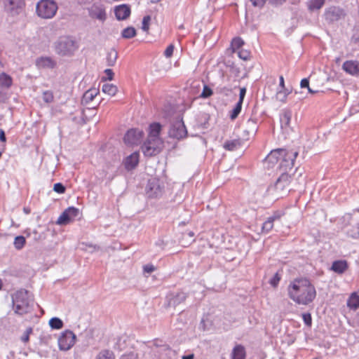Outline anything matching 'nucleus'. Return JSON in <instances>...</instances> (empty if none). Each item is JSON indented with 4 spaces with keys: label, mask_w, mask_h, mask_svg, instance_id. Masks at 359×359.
<instances>
[{
    "label": "nucleus",
    "mask_w": 359,
    "mask_h": 359,
    "mask_svg": "<svg viewBox=\"0 0 359 359\" xmlns=\"http://www.w3.org/2000/svg\"><path fill=\"white\" fill-rule=\"evenodd\" d=\"M12 303L15 313L23 315L30 312L33 300L26 290H20L12 294Z\"/></svg>",
    "instance_id": "2"
},
{
    "label": "nucleus",
    "mask_w": 359,
    "mask_h": 359,
    "mask_svg": "<svg viewBox=\"0 0 359 359\" xmlns=\"http://www.w3.org/2000/svg\"><path fill=\"white\" fill-rule=\"evenodd\" d=\"M139 153L133 152L128 156H127L124 161V165L127 170H131L134 169L139 163Z\"/></svg>",
    "instance_id": "22"
},
{
    "label": "nucleus",
    "mask_w": 359,
    "mask_h": 359,
    "mask_svg": "<svg viewBox=\"0 0 359 359\" xmlns=\"http://www.w3.org/2000/svg\"><path fill=\"white\" fill-rule=\"evenodd\" d=\"M290 93V92L285 88V89H280L277 91L276 93V97L278 100H280L282 102H285L287 96Z\"/></svg>",
    "instance_id": "39"
},
{
    "label": "nucleus",
    "mask_w": 359,
    "mask_h": 359,
    "mask_svg": "<svg viewBox=\"0 0 359 359\" xmlns=\"http://www.w3.org/2000/svg\"><path fill=\"white\" fill-rule=\"evenodd\" d=\"M280 279L281 275L278 272H276L275 275L273 276V278L270 279L269 283L272 287H277Z\"/></svg>",
    "instance_id": "41"
},
{
    "label": "nucleus",
    "mask_w": 359,
    "mask_h": 359,
    "mask_svg": "<svg viewBox=\"0 0 359 359\" xmlns=\"http://www.w3.org/2000/svg\"><path fill=\"white\" fill-rule=\"evenodd\" d=\"M104 74H105L106 76L105 77H102V81H107V80L111 81V80H113L114 74L113 71L111 69H105L104 70Z\"/></svg>",
    "instance_id": "47"
},
{
    "label": "nucleus",
    "mask_w": 359,
    "mask_h": 359,
    "mask_svg": "<svg viewBox=\"0 0 359 359\" xmlns=\"http://www.w3.org/2000/svg\"><path fill=\"white\" fill-rule=\"evenodd\" d=\"M287 294L295 303L306 306L315 299L316 290L309 280L295 278L287 287Z\"/></svg>",
    "instance_id": "1"
},
{
    "label": "nucleus",
    "mask_w": 359,
    "mask_h": 359,
    "mask_svg": "<svg viewBox=\"0 0 359 359\" xmlns=\"http://www.w3.org/2000/svg\"><path fill=\"white\" fill-rule=\"evenodd\" d=\"M283 215V213L280 211H276L273 213L272 215L267 217L266 221L262 224V231L263 233H269L274 225V222L277 221H280V218Z\"/></svg>",
    "instance_id": "17"
},
{
    "label": "nucleus",
    "mask_w": 359,
    "mask_h": 359,
    "mask_svg": "<svg viewBox=\"0 0 359 359\" xmlns=\"http://www.w3.org/2000/svg\"><path fill=\"white\" fill-rule=\"evenodd\" d=\"M58 9L54 0H40L36 6V13L42 19L53 18Z\"/></svg>",
    "instance_id": "5"
},
{
    "label": "nucleus",
    "mask_w": 359,
    "mask_h": 359,
    "mask_svg": "<svg viewBox=\"0 0 359 359\" xmlns=\"http://www.w3.org/2000/svg\"><path fill=\"white\" fill-rule=\"evenodd\" d=\"M168 135L170 137L177 140H182L187 136V130L182 118L179 117L170 123Z\"/></svg>",
    "instance_id": "6"
},
{
    "label": "nucleus",
    "mask_w": 359,
    "mask_h": 359,
    "mask_svg": "<svg viewBox=\"0 0 359 359\" xmlns=\"http://www.w3.org/2000/svg\"><path fill=\"white\" fill-rule=\"evenodd\" d=\"M325 2V0H309L307 2V6L311 11L319 10L323 6Z\"/></svg>",
    "instance_id": "31"
},
{
    "label": "nucleus",
    "mask_w": 359,
    "mask_h": 359,
    "mask_svg": "<svg viewBox=\"0 0 359 359\" xmlns=\"http://www.w3.org/2000/svg\"><path fill=\"white\" fill-rule=\"evenodd\" d=\"M114 13L118 20H123L130 15V8L126 4L119 5L115 7Z\"/></svg>",
    "instance_id": "20"
},
{
    "label": "nucleus",
    "mask_w": 359,
    "mask_h": 359,
    "mask_svg": "<svg viewBox=\"0 0 359 359\" xmlns=\"http://www.w3.org/2000/svg\"><path fill=\"white\" fill-rule=\"evenodd\" d=\"M189 236L190 238H193L194 236V233L193 231H189L187 233H184L183 234V236L185 237V236Z\"/></svg>",
    "instance_id": "59"
},
{
    "label": "nucleus",
    "mask_w": 359,
    "mask_h": 359,
    "mask_svg": "<svg viewBox=\"0 0 359 359\" xmlns=\"http://www.w3.org/2000/svg\"><path fill=\"white\" fill-rule=\"evenodd\" d=\"M156 268L153 264H146L143 266L144 273H151L155 271Z\"/></svg>",
    "instance_id": "50"
},
{
    "label": "nucleus",
    "mask_w": 359,
    "mask_h": 359,
    "mask_svg": "<svg viewBox=\"0 0 359 359\" xmlns=\"http://www.w3.org/2000/svg\"><path fill=\"white\" fill-rule=\"evenodd\" d=\"M160 1H161V0H151V1L152 3H157V2Z\"/></svg>",
    "instance_id": "63"
},
{
    "label": "nucleus",
    "mask_w": 359,
    "mask_h": 359,
    "mask_svg": "<svg viewBox=\"0 0 359 359\" xmlns=\"http://www.w3.org/2000/svg\"><path fill=\"white\" fill-rule=\"evenodd\" d=\"M297 156V151L286 150V154L281 155L282 157L278 167L283 170L284 172H286L288 170H291L294 166V162Z\"/></svg>",
    "instance_id": "10"
},
{
    "label": "nucleus",
    "mask_w": 359,
    "mask_h": 359,
    "mask_svg": "<svg viewBox=\"0 0 359 359\" xmlns=\"http://www.w3.org/2000/svg\"><path fill=\"white\" fill-rule=\"evenodd\" d=\"M286 154V149H277L271 151V153L266 157V162L271 165H274L277 163L280 164L281 155Z\"/></svg>",
    "instance_id": "19"
},
{
    "label": "nucleus",
    "mask_w": 359,
    "mask_h": 359,
    "mask_svg": "<svg viewBox=\"0 0 359 359\" xmlns=\"http://www.w3.org/2000/svg\"><path fill=\"white\" fill-rule=\"evenodd\" d=\"M238 52V56L243 60H248L250 58V53L246 50L241 49Z\"/></svg>",
    "instance_id": "44"
},
{
    "label": "nucleus",
    "mask_w": 359,
    "mask_h": 359,
    "mask_svg": "<svg viewBox=\"0 0 359 359\" xmlns=\"http://www.w3.org/2000/svg\"><path fill=\"white\" fill-rule=\"evenodd\" d=\"M24 6V0H6L5 8L11 15H16L22 10Z\"/></svg>",
    "instance_id": "16"
},
{
    "label": "nucleus",
    "mask_w": 359,
    "mask_h": 359,
    "mask_svg": "<svg viewBox=\"0 0 359 359\" xmlns=\"http://www.w3.org/2000/svg\"><path fill=\"white\" fill-rule=\"evenodd\" d=\"M174 48V45H169L164 51V55L168 58L171 57L173 54Z\"/></svg>",
    "instance_id": "49"
},
{
    "label": "nucleus",
    "mask_w": 359,
    "mask_h": 359,
    "mask_svg": "<svg viewBox=\"0 0 359 359\" xmlns=\"http://www.w3.org/2000/svg\"><path fill=\"white\" fill-rule=\"evenodd\" d=\"M137 358L136 353L130 352L128 354L122 355L119 359H137Z\"/></svg>",
    "instance_id": "51"
},
{
    "label": "nucleus",
    "mask_w": 359,
    "mask_h": 359,
    "mask_svg": "<svg viewBox=\"0 0 359 359\" xmlns=\"http://www.w3.org/2000/svg\"><path fill=\"white\" fill-rule=\"evenodd\" d=\"M241 146V141L238 139L227 140L224 143V148L228 151H235Z\"/></svg>",
    "instance_id": "28"
},
{
    "label": "nucleus",
    "mask_w": 359,
    "mask_h": 359,
    "mask_svg": "<svg viewBox=\"0 0 359 359\" xmlns=\"http://www.w3.org/2000/svg\"><path fill=\"white\" fill-rule=\"evenodd\" d=\"M144 133L139 129H130L124 136V142L128 145H137L141 142Z\"/></svg>",
    "instance_id": "13"
},
{
    "label": "nucleus",
    "mask_w": 359,
    "mask_h": 359,
    "mask_svg": "<svg viewBox=\"0 0 359 359\" xmlns=\"http://www.w3.org/2000/svg\"><path fill=\"white\" fill-rule=\"evenodd\" d=\"M212 90L208 86L204 85L203 91L200 95V97L203 98H208L212 95Z\"/></svg>",
    "instance_id": "43"
},
{
    "label": "nucleus",
    "mask_w": 359,
    "mask_h": 359,
    "mask_svg": "<svg viewBox=\"0 0 359 359\" xmlns=\"http://www.w3.org/2000/svg\"><path fill=\"white\" fill-rule=\"evenodd\" d=\"M266 0H250L252 5L256 7H262Z\"/></svg>",
    "instance_id": "53"
},
{
    "label": "nucleus",
    "mask_w": 359,
    "mask_h": 359,
    "mask_svg": "<svg viewBox=\"0 0 359 359\" xmlns=\"http://www.w3.org/2000/svg\"><path fill=\"white\" fill-rule=\"evenodd\" d=\"M242 104H243V103H241V102L240 103L239 102H238L236 104V105L234 106V107L233 108V109L231 111H230L229 116L231 120H234L238 117V116L239 115V114L241 111Z\"/></svg>",
    "instance_id": "36"
},
{
    "label": "nucleus",
    "mask_w": 359,
    "mask_h": 359,
    "mask_svg": "<svg viewBox=\"0 0 359 359\" xmlns=\"http://www.w3.org/2000/svg\"><path fill=\"white\" fill-rule=\"evenodd\" d=\"M246 88L245 87L243 88H240V93H239V100L238 102H239L240 103H243V100H244V97L245 96V94H246Z\"/></svg>",
    "instance_id": "52"
},
{
    "label": "nucleus",
    "mask_w": 359,
    "mask_h": 359,
    "mask_svg": "<svg viewBox=\"0 0 359 359\" xmlns=\"http://www.w3.org/2000/svg\"><path fill=\"white\" fill-rule=\"evenodd\" d=\"M76 335L71 330H67L62 332L58 339V346L62 351L69 350L74 344Z\"/></svg>",
    "instance_id": "9"
},
{
    "label": "nucleus",
    "mask_w": 359,
    "mask_h": 359,
    "mask_svg": "<svg viewBox=\"0 0 359 359\" xmlns=\"http://www.w3.org/2000/svg\"><path fill=\"white\" fill-rule=\"evenodd\" d=\"M163 186L161 184L160 180L152 178L148 181L146 187V192L150 198H157L163 194Z\"/></svg>",
    "instance_id": "11"
},
{
    "label": "nucleus",
    "mask_w": 359,
    "mask_h": 359,
    "mask_svg": "<svg viewBox=\"0 0 359 359\" xmlns=\"http://www.w3.org/2000/svg\"><path fill=\"white\" fill-rule=\"evenodd\" d=\"M342 69L350 75L359 76V61L358 60H347L344 62Z\"/></svg>",
    "instance_id": "18"
},
{
    "label": "nucleus",
    "mask_w": 359,
    "mask_h": 359,
    "mask_svg": "<svg viewBox=\"0 0 359 359\" xmlns=\"http://www.w3.org/2000/svg\"><path fill=\"white\" fill-rule=\"evenodd\" d=\"M99 91L96 88H91L87 90L83 95L81 102L83 104H88L90 102L93 101L97 96Z\"/></svg>",
    "instance_id": "26"
},
{
    "label": "nucleus",
    "mask_w": 359,
    "mask_h": 359,
    "mask_svg": "<svg viewBox=\"0 0 359 359\" xmlns=\"http://www.w3.org/2000/svg\"><path fill=\"white\" fill-rule=\"evenodd\" d=\"M292 116L291 110L287 109L282 110L280 114V122L282 128H287L290 126Z\"/></svg>",
    "instance_id": "23"
},
{
    "label": "nucleus",
    "mask_w": 359,
    "mask_h": 359,
    "mask_svg": "<svg viewBox=\"0 0 359 359\" xmlns=\"http://www.w3.org/2000/svg\"><path fill=\"white\" fill-rule=\"evenodd\" d=\"M187 297V294L182 291L169 292L165 297L164 307L166 309L175 308L177 305L184 302Z\"/></svg>",
    "instance_id": "7"
},
{
    "label": "nucleus",
    "mask_w": 359,
    "mask_h": 359,
    "mask_svg": "<svg viewBox=\"0 0 359 359\" xmlns=\"http://www.w3.org/2000/svg\"><path fill=\"white\" fill-rule=\"evenodd\" d=\"M302 318L304 322V323L308 325L311 326L312 323V318L311 315L309 313H304L302 314Z\"/></svg>",
    "instance_id": "48"
},
{
    "label": "nucleus",
    "mask_w": 359,
    "mask_h": 359,
    "mask_svg": "<svg viewBox=\"0 0 359 359\" xmlns=\"http://www.w3.org/2000/svg\"><path fill=\"white\" fill-rule=\"evenodd\" d=\"M118 53L114 49H111L107 55V64L109 67H113L116 62Z\"/></svg>",
    "instance_id": "34"
},
{
    "label": "nucleus",
    "mask_w": 359,
    "mask_h": 359,
    "mask_svg": "<svg viewBox=\"0 0 359 359\" xmlns=\"http://www.w3.org/2000/svg\"><path fill=\"white\" fill-rule=\"evenodd\" d=\"M95 359H115V355L111 350L102 349L97 354Z\"/></svg>",
    "instance_id": "33"
},
{
    "label": "nucleus",
    "mask_w": 359,
    "mask_h": 359,
    "mask_svg": "<svg viewBox=\"0 0 359 359\" xmlns=\"http://www.w3.org/2000/svg\"><path fill=\"white\" fill-rule=\"evenodd\" d=\"M194 354H188V355H183L182 359H194Z\"/></svg>",
    "instance_id": "58"
},
{
    "label": "nucleus",
    "mask_w": 359,
    "mask_h": 359,
    "mask_svg": "<svg viewBox=\"0 0 359 359\" xmlns=\"http://www.w3.org/2000/svg\"><path fill=\"white\" fill-rule=\"evenodd\" d=\"M13 83L12 78L6 73L0 74V86L1 88H9Z\"/></svg>",
    "instance_id": "29"
},
{
    "label": "nucleus",
    "mask_w": 359,
    "mask_h": 359,
    "mask_svg": "<svg viewBox=\"0 0 359 359\" xmlns=\"http://www.w3.org/2000/svg\"><path fill=\"white\" fill-rule=\"evenodd\" d=\"M270 1H272L274 4H280L283 2L285 1L286 0H270Z\"/></svg>",
    "instance_id": "60"
},
{
    "label": "nucleus",
    "mask_w": 359,
    "mask_h": 359,
    "mask_svg": "<svg viewBox=\"0 0 359 359\" xmlns=\"http://www.w3.org/2000/svg\"><path fill=\"white\" fill-rule=\"evenodd\" d=\"M290 178L291 177L287 173L283 172L278 178L275 184L269 188V192L273 194L277 198L286 196L290 191Z\"/></svg>",
    "instance_id": "3"
},
{
    "label": "nucleus",
    "mask_w": 359,
    "mask_h": 359,
    "mask_svg": "<svg viewBox=\"0 0 359 359\" xmlns=\"http://www.w3.org/2000/svg\"><path fill=\"white\" fill-rule=\"evenodd\" d=\"M151 20V18L149 15H146L142 19V29L144 32H147L149 29V22Z\"/></svg>",
    "instance_id": "45"
},
{
    "label": "nucleus",
    "mask_w": 359,
    "mask_h": 359,
    "mask_svg": "<svg viewBox=\"0 0 359 359\" xmlns=\"http://www.w3.org/2000/svg\"><path fill=\"white\" fill-rule=\"evenodd\" d=\"M244 44L243 40L240 37L234 38L231 41V48L233 52L238 51L242 49Z\"/></svg>",
    "instance_id": "37"
},
{
    "label": "nucleus",
    "mask_w": 359,
    "mask_h": 359,
    "mask_svg": "<svg viewBox=\"0 0 359 359\" xmlns=\"http://www.w3.org/2000/svg\"><path fill=\"white\" fill-rule=\"evenodd\" d=\"M53 190L58 194H64L66 188L62 183L58 182L54 184Z\"/></svg>",
    "instance_id": "46"
},
{
    "label": "nucleus",
    "mask_w": 359,
    "mask_h": 359,
    "mask_svg": "<svg viewBox=\"0 0 359 359\" xmlns=\"http://www.w3.org/2000/svg\"><path fill=\"white\" fill-rule=\"evenodd\" d=\"M162 144V140L147 138L142 147V150L147 156H155L161 151Z\"/></svg>",
    "instance_id": "8"
},
{
    "label": "nucleus",
    "mask_w": 359,
    "mask_h": 359,
    "mask_svg": "<svg viewBox=\"0 0 359 359\" xmlns=\"http://www.w3.org/2000/svg\"><path fill=\"white\" fill-rule=\"evenodd\" d=\"M26 243L25 238L22 236H18L14 240V246L17 250L22 249Z\"/></svg>",
    "instance_id": "40"
},
{
    "label": "nucleus",
    "mask_w": 359,
    "mask_h": 359,
    "mask_svg": "<svg viewBox=\"0 0 359 359\" xmlns=\"http://www.w3.org/2000/svg\"><path fill=\"white\" fill-rule=\"evenodd\" d=\"M57 54L62 56H68L74 53L77 49L76 41L69 36H61L54 43Z\"/></svg>",
    "instance_id": "4"
},
{
    "label": "nucleus",
    "mask_w": 359,
    "mask_h": 359,
    "mask_svg": "<svg viewBox=\"0 0 359 359\" xmlns=\"http://www.w3.org/2000/svg\"><path fill=\"white\" fill-rule=\"evenodd\" d=\"M0 140L3 142L6 141L5 132L2 129H0Z\"/></svg>",
    "instance_id": "56"
},
{
    "label": "nucleus",
    "mask_w": 359,
    "mask_h": 359,
    "mask_svg": "<svg viewBox=\"0 0 359 359\" xmlns=\"http://www.w3.org/2000/svg\"><path fill=\"white\" fill-rule=\"evenodd\" d=\"M347 306L353 310L359 308V296L356 293H353L348 298Z\"/></svg>",
    "instance_id": "30"
},
{
    "label": "nucleus",
    "mask_w": 359,
    "mask_h": 359,
    "mask_svg": "<svg viewBox=\"0 0 359 359\" xmlns=\"http://www.w3.org/2000/svg\"><path fill=\"white\" fill-rule=\"evenodd\" d=\"M88 13L91 18L97 19L102 22L107 19L105 8L100 4H94L88 9Z\"/></svg>",
    "instance_id": "15"
},
{
    "label": "nucleus",
    "mask_w": 359,
    "mask_h": 359,
    "mask_svg": "<svg viewBox=\"0 0 359 359\" xmlns=\"http://www.w3.org/2000/svg\"><path fill=\"white\" fill-rule=\"evenodd\" d=\"M36 65L40 69H53L56 62L50 57H41L36 59Z\"/></svg>",
    "instance_id": "21"
},
{
    "label": "nucleus",
    "mask_w": 359,
    "mask_h": 359,
    "mask_svg": "<svg viewBox=\"0 0 359 359\" xmlns=\"http://www.w3.org/2000/svg\"><path fill=\"white\" fill-rule=\"evenodd\" d=\"M31 332H32L31 328L27 330L26 332L24 333V334L22 336L21 340L23 342H27L29 341V336Z\"/></svg>",
    "instance_id": "54"
},
{
    "label": "nucleus",
    "mask_w": 359,
    "mask_h": 359,
    "mask_svg": "<svg viewBox=\"0 0 359 359\" xmlns=\"http://www.w3.org/2000/svg\"><path fill=\"white\" fill-rule=\"evenodd\" d=\"M49 325L52 329L60 330L63 327L64 323L60 318L53 317L49 320Z\"/></svg>",
    "instance_id": "35"
},
{
    "label": "nucleus",
    "mask_w": 359,
    "mask_h": 359,
    "mask_svg": "<svg viewBox=\"0 0 359 359\" xmlns=\"http://www.w3.org/2000/svg\"><path fill=\"white\" fill-rule=\"evenodd\" d=\"M279 80H280L279 86H280V89H285V81H284L283 76H280Z\"/></svg>",
    "instance_id": "57"
},
{
    "label": "nucleus",
    "mask_w": 359,
    "mask_h": 359,
    "mask_svg": "<svg viewBox=\"0 0 359 359\" xmlns=\"http://www.w3.org/2000/svg\"><path fill=\"white\" fill-rule=\"evenodd\" d=\"M300 86L301 88H309V79H303L300 82Z\"/></svg>",
    "instance_id": "55"
},
{
    "label": "nucleus",
    "mask_w": 359,
    "mask_h": 359,
    "mask_svg": "<svg viewBox=\"0 0 359 359\" xmlns=\"http://www.w3.org/2000/svg\"><path fill=\"white\" fill-rule=\"evenodd\" d=\"M348 268L347 262L345 260H337L333 262L331 269L335 273L341 274L343 273Z\"/></svg>",
    "instance_id": "25"
},
{
    "label": "nucleus",
    "mask_w": 359,
    "mask_h": 359,
    "mask_svg": "<svg viewBox=\"0 0 359 359\" xmlns=\"http://www.w3.org/2000/svg\"><path fill=\"white\" fill-rule=\"evenodd\" d=\"M4 98V94L1 91H0V102L3 100Z\"/></svg>",
    "instance_id": "62"
},
{
    "label": "nucleus",
    "mask_w": 359,
    "mask_h": 359,
    "mask_svg": "<svg viewBox=\"0 0 359 359\" xmlns=\"http://www.w3.org/2000/svg\"><path fill=\"white\" fill-rule=\"evenodd\" d=\"M324 15L326 21L332 23L344 18L346 13L344 9L338 6H331L325 10Z\"/></svg>",
    "instance_id": "12"
},
{
    "label": "nucleus",
    "mask_w": 359,
    "mask_h": 359,
    "mask_svg": "<svg viewBox=\"0 0 359 359\" xmlns=\"http://www.w3.org/2000/svg\"><path fill=\"white\" fill-rule=\"evenodd\" d=\"M79 209L74 207H69L58 217L56 224L58 225H66L73 219L78 216Z\"/></svg>",
    "instance_id": "14"
},
{
    "label": "nucleus",
    "mask_w": 359,
    "mask_h": 359,
    "mask_svg": "<svg viewBox=\"0 0 359 359\" xmlns=\"http://www.w3.org/2000/svg\"><path fill=\"white\" fill-rule=\"evenodd\" d=\"M24 211H25L27 214L29 213V210H27L26 208H24Z\"/></svg>",
    "instance_id": "64"
},
{
    "label": "nucleus",
    "mask_w": 359,
    "mask_h": 359,
    "mask_svg": "<svg viewBox=\"0 0 359 359\" xmlns=\"http://www.w3.org/2000/svg\"><path fill=\"white\" fill-rule=\"evenodd\" d=\"M245 350L243 346L238 344L236 345L231 353V359H245Z\"/></svg>",
    "instance_id": "27"
},
{
    "label": "nucleus",
    "mask_w": 359,
    "mask_h": 359,
    "mask_svg": "<svg viewBox=\"0 0 359 359\" xmlns=\"http://www.w3.org/2000/svg\"><path fill=\"white\" fill-rule=\"evenodd\" d=\"M308 90L311 94H314L318 92L317 90H313L310 87L308 88Z\"/></svg>",
    "instance_id": "61"
},
{
    "label": "nucleus",
    "mask_w": 359,
    "mask_h": 359,
    "mask_svg": "<svg viewBox=\"0 0 359 359\" xmlns=\"http://www.w3.org/2000/svg\"><path fill=\"white\" fill-rule=\"evenodd\" d=\"M149 129V139L161 140V139L159 137L160 132L161 130V125L159 123H153L150 124Z\"/></svg>",
    "instance_id": "24"
},
{
    "label": "nucleus",
    "mask_w": 359,
    "mask_h": 359,
    "mask_svg": "<svg viewBox=\"0 0 359 359\" xmlns=\"http://www.w3.org/2000/svg\"><path fill=\"white\" fill-rule=\"evenodd\" d=\"M121 35L125 39H131L136 35V30L133 27H128L122 31Z\"/></svg>",
    "instance_id": "38"
},
{
    "label": "nucleus",
    "mask_w": 359,
    "mask_h": 359,
    "mask_svg": "<svg viewBox=\"0 0 359 359\" xmlns=\"http://www.w3.org/2000/svg\"><path fill=\"white\" fill-rule=\"evenodd\" d=\"M102 91L111 96H114L118 91L117 87L111 83H104L102 87Z\"/></svg>",
    "instance_id": "32"
},
{
    "label": "nucleus",
    "mask_w": 359,
    "mask_h": 359,
    "mask_svg": "<svg viewBox=\"0 0 359 359\" xmlns=\"http://www.w3.org/2000/svg\"><path fill=\"white\" fill-rule=\"evenodd\" d=\"M43 100L46 103H51L53 101V93L50 90H46L43 93Z\"/></svg>",
    "instance_id": "42"
}]
</instances>
